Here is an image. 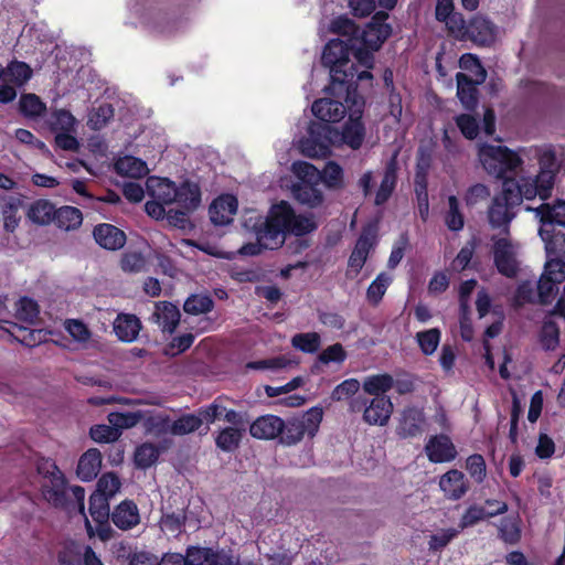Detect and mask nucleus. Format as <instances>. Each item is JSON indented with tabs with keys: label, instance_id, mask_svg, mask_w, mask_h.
<instances>
[{
	"label": "nucleus",
	"instance_id": "1",
	"mask_svg": "<svg viewBox=\"0 0 565 565\" xmlns=\"http://www.w3.org/2000/svg\"><path fill=\"white\" fill-rule=\"evenodd\" d=\"M535 156L540 170L534 178L505 179L502 182V191L492 198L487 211L491 228L509 234L511 222L518 214L516 209L523 200H533L539 196L545 201L551 198L559 172L556 151L552 145H548L537 148Z\"/></svg>",
	"mask_w": 565,
	"mask_h": 565
},
{
	"label": "nucleus",
	"instance_id": "2",
	"mask_svg": "<svg viewBox=\"0 0 565 565\" xmlns=\"http://www.w3.org/2000/svg\"><path fill=\"white\" fill-rule=\"evenodd\" d=\"M359 39H331L323 47L321 64L330 72L329 92L348 103L359 102V83L372 86L373 51L358 46Z\"/></svg>",
	"mask_w": 565,
	"mask_h": 565
},
{
	"label": "nucleus",
	"instance_id": "3",
	"mask_svg": "<svg viewBox=\"0 0 565 565\" xmlns=\"http://www.w3.org/2000/svg\"><path fill=\"white\" fill-rule=\"evenodd\" d=\"M479 160L488 174L497 178L509 179L508 172H515L522 164L521 157L505 146L482 143L478 150Z\"/></svg>",
	"mask_w": 565,
	"mask_h": 565
},
{
	"label": "nucleus",
	"instance_id": "4",
	"mask_svg": "<svg viewBox=\"0 0 565 565\" xmlns=\"http://www.w3.org/2000/svg\"><path fill=\"white\" fill-rule=\"evenodd\" d=\"M287 215L282 212L281 202L274 204L266 217L259 216L252 225V231L259 242L268 249L280 248L286 239Z\"/></svg>",
	"mask_w": 565,
	"mask_h": 565
},
{
	"label": "nucleus",
	"instance_id": "5",
	"mask_svg": "<svg viewBox=\"0 0 565 565\" xmlns=\"http://www.w3.org/2000/svg\"><path fill=\"white\" fill-rule=\"evenodd\" d=\"M338 135L339 129L331 125L310 121L307 136L299 141L300 151L311 159L327 158L331 146L337 143Z\"/></svg>",
	"mask_w": 565,
	"mask_h": 565
},
{
	"label": "nucleus",
	"instance_id": "6",
	"mask_svg": "<svg viewBox=\"0 0 565 565\" xmlns=\"http://www.w3.org/2000/svg\"><path fill=\"white\" fill-rule=\"evenodd\" d=\"M324 92L329 95V97L319 98L315 100L311 106L312 114L319 120L318 122L328 125L339 122L344 118L348 110L362 113L364 100L360 94L359 102L353 105L348 103L343 96L339 97L331 94L329 92V85L324 88Z\"/></svg>",
	"mask_w": 565,
	"mask_h": 565
},
{
	"label": "nucleus",
	"instance_id": "7",
	"mask_svg": "<svg viewBox=\"0 0 565 565\" xmlns=\"http://www.w3.org/2000/svg\"><path fill=\"white\" fill-rule=\"evenodd\" d=\"M565 281V262L548 259L537 281V298L542 305L551 303L558 292V285Z\"/></svg>",
	"mask_w": 565,
	"mask_h": 565
},
{
	"label": "nucleus",
	"instance_id": "8",
	"mask_svg": "<svg viewBox=\"0 0 565 565\" xmlns=\"http://www.w3.org/2000/svg\"><path fill=\"white\" fill-rule=\"evenodd\" d=\"M493 263L499 274L507 278L516 277L520 267L512 242L507 237H492Z\"/></svg>",
	"mask_w": 565,
	"mask_h": 565
},
{
	"label": "nucleus",
	"instance_id": "9",
	"mask_svg": "<svg viewBox=\"0 0 565 565\" xmlns=\"http://www.w3.org/2000/svg\"><path fill=\"white\" fill-rule=\"evenodd\" d=\"M486 505H497V509L487 510L484 507L476 503L469 505L459 520L458 530L461 532L486 519L504 514L508 511V504L495 499H487Z\"/></svg>",
	"mask_w": 565,
	"mask_h": 565
},
{
	"label": "nucleus",
	"instance_id": "10",
	"mask_svg": "<svg viewBox=\"0 0 565 565\" xmlns=\"http://www.w3.org/2000/svg\"><path fill=\"white\" fill-rule=\"evenodd\" d=\"M41 493L44 500L54 508L66 509L70 507L67 479L63 472L44 480L41 484Z\"/></svg>",
	"mask_w": 565,
	"mask_h": 565
},
{
	"label": "nucleus",
	"instance_id": "11",
	"mask_svg": "<svg viewBox=\"0 0 565 565\" xmlns=\"http://www.w3.org/2000/svg\"><path fill=\"white\" fill-rule=\"evenodd\" d=\"M425 452L434 463L450 462L458 454L450 437L445 434L431 436L425 445Z\"/></svg>",
	"mask_w": 565,
	"mask_h": 565
},
{
	"label": "nucleus",
	"instance_id": "12",
	"mask_svg": "<svg viewBox=\"0 0 565 565\" xmlns=\"http://www.w3.org/2000/svg\"><path fill=\"white\" fill-rule=\"evenodd\" d=\"M282 212L287 215L286 233L287 235L292 234L295 236H303L312 233L318 228V224L312 214H296L295 210L287 201H280Z\"/></svg>",
	"mask_w": 565,
	"mask_h": 565
},
{
	"label": "nucleus",
	"instance_id": "13",
	"mask_svg": "<svg viewBox=\"0 0 565 565\" xmlns=\"http://www.w3.org/2000/svg\"><path fill=\"white\" fill-rule=\"evenodd\" d=\"M93 237L102 248L107 250H119L127 241L125 232L109 223H100L94 226Z\"/></svg>",
	"mask_w": 565,
	"mask_h": 565
},
{
	"label": "nucleus",
	"instance_id": "14",
	"mask_svg": "<svg viewBox=\"0 0 565 565\" xmlns=\"http://www.w3.org/2000/svg\"><path fill=\"white\" fill-rule=\"evenodd\" d=\"M238 207L237 199L232 194L216 198L209 207L210 220L214 225H227L233 221Z\"/></svg>",
	"mask_w": 565,
	"mask_h": 565
},
{
	"label": "nucleus",
	"instance_id": "15",
	"mask_svg": "<svg viewBox=\"0 0 565 565\" xmlns=\"http://www.w3.org/2000/svg\"><path fill=\"white\" fill-rule=\"evenodd\" d=\"M495 39V25L482 15H473L468 21L467 41L480 46H488Z\"/></svg>",
	"mask_w": 565,
	"mask_h": 565
},
{
	"label": "nucleus",
	"instance_id": "16",
	"mask_svg": "<svg viewBox=\"0 0 565 565\" xmlns=\"http://www.w3.org/2000/svg\"><path fill=\"white\" fill-rule=\"evenodd\" d=\"M285 427V420L279 416L267 414L257 417L249 425V434L256 439L270 440L279 437Z\"/></svg>",
	"mask_w": 565,
	"mask_h": 565
},
{
	"label": "nucleus",
	"instance_id": "17",
	"mask_svg": "<svg viewBox=\"0 0 565 565\" xmlns=\"http://www.w3.org/2000/svg\"><path fill=\"white\" fill-rule=\"evenodd\" d=\"M397 172H398V162L396 159V154H394L387 162L385 163V168L383 171L382 180L379 189L375 192L374 204L381 206L385 204L390 198L392 196L395 188L397 185Z\"/></svg>",
	"mask_w": 565,
	"mask_h": 565
},
{
	"label": "nucleus",
	"instance_id": "18",
	"mask_svg": "<svg viewBox=\"0 0 565 565\" xmlns=\"http://www.w3.org/2000/svg\"><path fill=\"white\" fill-rule=\"evenodd\" d=\"M364 138L365 126L362 121L361 114L356 117L351 115L343 125L342 130H339L337 143H344L352 150H359L363 145Z\"/></svg>",
	"mask_w": 565,
	"mask_h": 565
},
{
	"label": "nucleus",
	"instance_id": "19",
	"mask_svg": "<svg viewBox=\"0 0 565 565\" xmlns=\"http://www.w3.org/2000/svg\"><path fill=\"white\" fill-rule=\"evenodd\" d=\"M439 487L447 499L459 500L468 492L469 482L462 471L450 469L440 477Z\"/></svg>",
	"mask_w": 565,
	"mask_h": 565
},
{
	"label": "nucleus",
	"instance_id": "20",
	"mask_svg": "<svg viewBox=\"0 0 565 565\" xmlns=\"http://www.w3.org/2000/svg\"><path fill=\"white\" fill-rule=\"evenodd\" d=\"M457 97L466 110L473 111L479 103L478 85L480 81H473L469 75L462 72L456 74Z\"/></svg>",
	"mask_w": 565,
	"mask_h": 565
},
{
	"label": "nucleus",
	"instance_id": "21",
	"mask_svg": "<svg viewBox=\"0 0 565 565\" xmlns=\"http://www.w3.org/2000/svg\"><path fill=\"white\" fill-rule=\"evenodd\" d=\"M393 413V403L388 396L373 397L364 409L363 419L370 425L384 426Z\"/></svg>",
	"mask_w": 565,
	"mask_h": 565
},
{
	"label": "nucleus",
	"instance_id": "22",
	"mask_svg": "<svg viewBox=\"0 0 565 565\" xmlns=\"http://www.w3.org/2000/svg\"><path fill=\"white\" fill-rule=\"evenodd\" d=\"M110 519L119 530H131L140 522L139 509L132 500L126 499L115 507L110 514Z\"/></svg>",
	"mask_w": 565,
	"mask_h": 565
},
{
	"label": "nucleus",
	"instance_id": "23",
	"mask_svg": "<svg viewBox=\"0 0 565 565\" xmlns=\"http://www.w3.org/2000/svg\"><path fill=\"white\" fill-rule=\"evenodd\" d=\"M23 204L21 194L3 195L0 198V209L3 221V228L8 233H13L20 224L21 216L19 211Z\"/></svg>",
	"mask_w": 565,
	"mask_h": 565
},
{
	"label": "nucleus",
	"instance_id": "24",
	"mask_svg": "<svg viewBox=\"0 0 565 565\" xmlns=\"http://www.w3.org/2000/svg\"><path fill=\"white\" fill-rule=\"evenodd\" d=\"M533 211L540 217L541 227L554 228L555 225L565 227V200L557 199L552 204L542 203Z\"/></svg>",
	"mask_w": 565,
	"mask_h": 565
},
{
	"label": "nucleus",
	"instance_id": "25",
	"mask_svg": "<svg viewBox=\"0 0 565 565\" xmlns=\"http://www.w3.org/2000/svg\"><path fill=\"white\" fill-rule=\"evenodd\" d=\"M102 468V454L97 448H89L78 459L76 475L84 481L94 480Z\"/></svg>",
	"mask_w": 565,
	"mask_h": 565
},
{
	"label": "nucleus",
	"instance_id": "26",
	"mask_svg": "<svg viewBox=\"0 0 565 565\" xmlns=\"http://www.w3.org/2000/svg\"><path fill=\"white\" fill-rule=\"evenodd\" d=\"M152 317L163 332L172 333L179 324L181 315L175 305L160 301L156 305Z\"/></svg>",
	"mask_w": 565,
	"mask_h": 565
},
{
	"label": "nucleus",
	"instance_id": "27",
	"mask_svg": "<svg viewBox=\"0 0 565 565\" xmlns=\"http://www.w3.org/2000/svg\"><path fill=\"white\" fill-rule=\"evenodd\" d=\"M424 420V415L419 409L415 407L404 409L397 426V435L402 438L418 436L422 433Z\"/></svg>",
	"mask_w": 565,
	"mask_h": 565
},
{
	"label": "nucleus",
	"instance_id": "28",
	"mask_svg": "<svg viewBox=\"0 0 565 565\" xmlns=\"http://www.w3.org/2000/svg\"><path fill=\"white\" fill-rule=\"evenodd\" d=\"M539 234L545 243V250L548 256H555L550 259L565 258V232L555 228L540 227Z\"/></svg>",
	"mask_w": 565,
	"mask_h": 565
},
{
	"label": "nucleus",
	"instance_id": "29",
	"mask_svg": "<svg viewBox=\"0 0 565 565\" xmlns=\"http://www.w3.org/2000/svg\"><path fill=\"white\" fill-rule=\"evenodd\" d=\"M140 329V320L135 315H118L114 322V331L118 339L124 342L136 340Z\"/></svg>",
	"mask_w": 565,
	"mask_h": 565
},
{
	"label": "nucleus",
	"instance_id": "30",
	"mask_svg": "<svg viewBox=\"0 0 565 565\" xmlns=\"http://www.w3.org/2000/svg\"><path fill=\"white\" fill-rule=\"evenodd\" d=\"M174 203L188 212L196 210L201 203V191L199 185L190 181L182 182L177 186Z\"/></svg>",
	"mask_w": 565,
	"mask_h": 565
},
{
	"label": "nucleus",
	"instance_id": "31",
	"mask_svg": "<svg viewBox=\"0 0 565 565\" xmlns=\"http://www.w3.org/2000/svg\"><path fill=\"white\" fill-rule=\"evenodd\" d=\"M320 184L296 183L292 186L295 199L311 209L318 207L323 203L324 196L319 188Z\"/></svg>",
	"mask_w": 565,
	"mask_h": 565
},
{
	"label": "nucleus",
	"instance_id": "32",
	"mask_svg": "<svg viewBox=\"0 0 565 565\" xmlns=\"http://www.w3.org/2000/svg\"><path fill=\"white\" fill-rule=\"evenodd\" d=\"M56 209L45 199L34 201L26 212L29 220L38 225H49L54 222Z\"/></svg>",
	"mask_w": 565,
	"mask_h": 565
},
{
	"label": "nucleus",
	"instance_id": "33",
	"mask_svg": "<svg viewBox=\"0 0 565 565\" xmlns=\"http://www.w3.org/2000/svg\"><path fill=\"white\" fill-rule=\"evenodd\" d=\"M115 170L119 175L139 179L148 173L147 163L136 157L126 156L115 162Z\"/></svg>",
	"mask_w": 565,
	"mask_h": 565
},
{
	"label": "nucleus",
	"instance_id": "34",
	"mask_svg": "<svg viewBox=\"0 0 565 565\" xmlns=\"http://www.w3.org/2000/svg\"><path fill=\"white\" fill-rule=\"evenodd\" d=\"M498 537L507 544H516L521 540V519L519 514L508 515L501 519L498 526Z\"/></svg>",
	"mask_w": 565,
	"mask_h": 565
},
{
	"label": "nucleus",
	"instance_id": "35",
	"mask_svg": "<svg viewBox=\"0 0 565 565\" xmlns=\"http://www.w3.org/2000/svg\"><path fill=\"white\" fill-rule=\"evenodd\" d=\"M245 428L224 427L217 431L215 436V445L218 449L225 452H233L236 450L243 439Z\"/></svg>",
	"mask_w": 565,
	"mask_h": 565
},
{
	"label": "nucleus",
	"instance_id": "36",
	"mask_svg": "<svg viewBox=\"0 0 565 565\" xmlns=\"http://www.w3.org/2000/svg\"><path fill=\"white\" fill-rule=\"evenodd\" d=\"M227 402H230V398L227 396L220 395L211 404L201 406L198 409V414L202 419V425L204 423L206 424L204 434H206L207 430L210 429V424L223 419L225 404H227Z\"/></svg>",
	"mask_w": 565,
	"mask_h": 565
},
{
	"label": "nucleus",
	"instance_id": "37",
	"mask_svg": "<svg viewBox=\"0 0 565 565\" xmlns=\"http://www.w3.org/2000/svg\"><path fill=\"white\" fill-rule=\"evenodd\" d=\"M54 223L61 230L74 231L83 223L82 211L68 205L56 209Z\"/></svg>",
	"mask_w": 565,
	"mask_h": 565
},
{
	"label": "nucleus",
	"instance_id": "38",
	"mask_svg": "<svg viewBox=\"0 0 565 565\" xmlns=\"http://www.w3.org/2000/svg\"><path fill=\"white\" fill-rule=\"evenodd\" d=\"M394 386V379L388 373L375 374L367 376L363 382V390L366 394L377 396H386Z\"/></svg>",
	"mask_w": 565,
	"mask_h": 565
},
{
	"label": "nucleus",
	"instance_id": "39",
	"mask_svg": "<svg viewBox=\"0 0 565 565\" xmlns=\"http://www.w3.org/2000/svg\"><path fill=\"white\" fill-rule=\"evenodd\" d=\"M19 111L26 118H38L46 113V105L38 95L25 93L20 96Z\"/></svg>",
	"mask_w": 565,
	"mask_h": 565
},
{
	"label": "nucleus",
	"instance_id": "40",
	"mask_svg": "<svg viewBox=\"0 0 565 565\" xmlns=\"http://www.w3.org/2000/svg\"><path fill=\"white\" fill-rule=\"evenodd\" d=\"M202 426V419L200 418L198 412L195 414L188 413L182 414L177 419L171 423V435L173 436H184L192 434L200 429Z\"/></svg>",
	"mask_w": 565,
	"mask_h": 565
},
{
	"label": "nucleus",
	"instance_id": "41",
	"mask_svg": "<svg viewBox=\"0 0 565 565\" xmlns=\"http://www.w3.org/2000/svg\"><path fill=\"white\" fill-rule=\"evenodd\" d=\"M161 454V448L152 443H143L138 446L134 454L137 468L148 469L154 465Z\"/></svg>",
	"mask_w": 565,
	"mask_h": 565
},
{
	"label": "nucleus",
	"instance_id": "42",
	"mask_svg": "<svg viewBox=\"0 0 565 565\" xmlns=\"http://www.w3.org/2000/svg\"><path fill=\"white\" fill-rule=\"evenodd\" d=\"M51 131L60 132V131H72L75 126V117L71 114V111L66 109H55L51 111L49 118L46 120Z\"/></svg>",
	"mask_w": 565,
	"mask_h": 565
},
{
	"label": "nucleus",
	"instance_id": "43",
	"mask_svg": "<svg viewBox=\"0 0 565 565\" xmlns=\"http://www.w3.org/2000/svg\"><path fill=\"white\" fill-rule=\"evenodd\" d=\"M392 278L386 273H380L370 284L366 290V299L370 305L377 306L385 295Z\"/></svg>",
	"mask_w": 565,
	"mask_h": 565
},
{
	"label": "nucleus",
	"instance_id": "44",
	"mask_svg": "<svg viewBox=\"0 0 565 565\" xmlns=\"http://www.w3.org/2000/svg\"><path fill=\"white\" fill-rule=\"evenodd\" d=\"M214 301L210 295H191L184 302L183 309L189 315H202L212 311Z\"/></svg>",
	"mask_w": 565,
	"mask_h": 565
},
{
	"label": "nucleus",
	"instance_id": "45",
	"mask_svg": "<svg viewBox=\"0 0 565 565\" xmlns=\"http://www.w3.org/2000/svg\"><path fill=\"white\" fill-rule=\"evenodd\" d=\"M445 224L449 231L459 232L465 226V216L459 207L456 195L448 196V211L445 214Z\"/></svg>",
	"mask_w": 565,
	"mask_h": 565
},
{
	"label": "nucleus",
	"instance_id": "46",
	"mask_svg": "<svg viewBox=\"0 0 565 565\" xmlns=\"http://www.w3.org/2000/svg\"><path fill=\"white\" fill-rule=\"evenodd\" d=\"M440 339L441 331L438 328H431L416 333V341L425 355H431L437 350Z\"/></svg>",
	"mask_w": 565,
	"mask_h": 565
},
{
	"label": "nucleus",
	"instance_id": "47",
	"mask_svg": "<svg viewBox=\"0 0 565 565\" xmlns=\"http://www.w3.org/2000/svg\"><path fill=\"white\" fill-rule=\"evenodd\" d=\"M321 344V338L317 332L296 333L291 338V345L303 353H316Z\"/></svg>",
	"mask_w": 565,
	"mask_h": 565
},
{
	"label": "nucleus",
	"instance_id": "48",
	"mask_svg": "<svg viewBox=\"0 0 565 565\" xmlns=\"http://www.w3.org/2000/svg\"><path fill=\"white\" fill-rule=\"evenodd\" d=\"M321 182L329 189H341L343 186V169L334 161H329L320 171Z\"/></svg>",
	"mask_w": 565,
	"mask_h": 565
},
{
	"label": "nucleus",
	"instance_id": "49",
	"mask_svg": "<svg viewBox=\"0 0 565 565\" xmlns=\"http://www.w3.org/2000/svg\"><path fill=\"white\" fill-rule=\"evenodd\" d=\"M303 426L297 417L289 418L285 422V427L279 435L280 443L287 446L296 445L303 437Z\"/></svg>",
	"mask_w": 565,
	"mask_h": 565
},
{
	"label": "nucleus",
	"instance_id": "50",
	"mask_svg": "<svg viewBox=\"0 0 565 565\" xmlns=\"http://www.w3.org/2000/svg\"><path fill=\"white\" fill-rule=\"evenodd\" d=\"M323 417V411L321 407H311L306 413L302 414V416L297 417L299 423L303 426V433L312 438L322 422Z\"/></svg>",
	"mask_w": 565,
	"mask_h": 565
},
{
	"label": "nucleus",
	"instance_id": "51",
	"mask_svg": "<svg viewBox=\"0 0 565 565\" xmlns=\"http://www.w3.org/2000/svg\"><path fill=\"white\" fill-rule=\"evenodd\" d=\"M89 514L94 521L109 520V499L100 493H92L89 497Z\"/></svg>",
	"mask_w": 565,
	"mask_h": 565
},
{
	"label": "nucleus",
	"instance_id": "52",
	"mask_svg": "<svg viewBox=\"0 0 565 565\" xmlns=\"http://www.w3.org/2000/svg\"><path fill=\"white\" fill-rule=\"evenodd\" d=\"M294 172L299 179L298 183L320 184V171L311 163L306 161H296L292 164Z\"/></svg>",
	"mask_w": 565,
	"mask_h": 565
},
{
	"label": "nucleus",
	"instance_id": "53",
	"mask_svg": "<svg viewBox=\"0 0 565 565\" xmlns=\"http://www.w3.org/2000/svg\"><path fill=\"white\" fill-rule=\"evenodd\" d=\"M40 315L38 302L30 297H22L17 305V317L30 324H33Z\"/></svg>",
	"mask_w": 565,
	"mask_h": 565
},
{
	"label": "nucleus",
	"instance_id": "54",
	"mask_svg": "<svg viewBox=\"0 0 565 565\" xmlns=\"http://www.w3.org/2000/svg\"><path fill=\"white\" fill-rule=\"evenodd\" d=\"M540 342L546 351L556 349L559 343V329L554 321H544L540 332Z\"/></svg>",
	"mask_w": 565,
	"mask_h": 565
},
{
	"label": "nucleus",
	"instance_id": "55",
	"mask_svg": "<svg viewBox=\"0 0 565 565\" xmlns=\"http://www.w3.org/2000/svg\"><path fill=\"white\" fill-rule=\"evenodd\" d=\"M4 323H9V321H4ZM11 324V322H10ZM13 331H9L10 334L20 342L21 344L33 348L41 342L40 333L41 331L29 329L22 326H18L17 323H12Z\"/></svg>",
	"mask_w": 565,
	"mask_h": 565
},
{
	"label": "nucleus",
	"instance_id": "56",
	"mask_svg": "<svg viewBox=\"0 0 565 565\" xmlns=\"http://www.w3.org/2000/svg\"><path fill=\"white\" fill-rule=\"evenodd\" d=\"M443 22L446 24L447 31L452 38L459 41H467L468 22L465 20L462 13L456 12Z\"/></svg>",
	"mask_w": 565,
	"mask_h": 565
},
{
	"label": "nucleus",
	"instance_id": "57",
	"mask_svg": "<svg viewBox=\"0 0 565 565\" xmlns=\"http://www.w3.org/2000/svg\"><path fill=\"white\" fill-rule=\"evenodd\" d=\"M151 194L157 200L164 204H171L175 201L177 185L173 181L164 178L160 179L154 189L151 190Z\"/></svg>",
	"mask_w": 565,
	"mask_h": 565
},
{
	"label": "nucleus",
	"instance_id": "58",
	"mask_svg": "<svg viewBox=\"0 0 565 565\" xmlns=\"http://www.w3.org/2000/svg\"><path fill=\"white\" fill-rule=\"evenodd\" d=\"M216 552L209 547L190 546L186 550L185 558L188 565H211Z\"/></svg>",
	"mask_w": 565,
	"mask_h": 565
},
{
	"label": "nucleus",
	"instance_id": "59",
	"mask_svg": "<svg viewBox=\"0 0 565 565\" xmlns=\"http://www.w3.org/2000/svg\"><path fill=\"white\" fill-rule=\"evenodd\" d=\"M466 469L470 477L477 482L481 483L487 476V465L482 455H470L466 460Z\"/></svg>",
	"mask_w": 565,
	"mask_h": 565
},
{
	"label": "nucleus",
	"instance_id": "60",
	"mask_svg": "<svg viewBox=\"0 0 565 565\" xmlns=\"http://www.w3.org/2000/svg\"><path fill=\"white\" fill-rule=\"evenodd\" d=\"M120 486L121 483L118 476L114 472H107L99 478L97 489L94 493H100L110 499L119 491Z\"/></svg>",
	"mask_w": 565,
	"mask_h": 565
},
{
	"label": "nucleus",
	"instance_id": "61",
	"mask_svg": "<svg viewBox=\"0 0 565 565\" xmlns=\"http://www.w3.org/2000/svg\"><path fill=\"white\" fill-rule=\"evenodd\" d=\"M185 522L186 514L184 511L166 513L160 521L162 529L173 534L181 533Z\"/></svg>",
	"mask_w": 565,
	"mask_h": 565
},
{
	"label": "nucleus",
	"instance_id": "62",
	"mask_svg": "<svg viewBox=\"0 0 565 565\" xmlns=\"http://www.w3.org/2000/svg\"><path fill=\"white\" fill-rule=\"evenodd\" d=\"M359 388L360 382L356 379L344 380L333 388L331 399L340 402L351 398L358 393Z\"/></svg>",
	"mask_w": 565,
	"mask_h": 565
},
{
	"label": "nucleus",
	"instance_id": "63",
	"mask_svg": "<svg viewBox=\"0 0 565 565\" xmlns=\"http://www.w3.org/2000/svg\"><path fill=\"white\" fill-rule=\"evenodd\" d=\"M455 121L465 138L469 140H473L475 138H477L479 134V124L472 115H458L455 118Z\"/></svg>",
	"mask_w": 565,
	"mask_h": 565
},
{
	"label": "nucleus",
	"instance_id": "64",
	"mask_svg": "<svg viewBox=\"0 0 565 565\" xmlns=\"http://www.w3.org/2000/svg\"><path fill=\"white\" fill-rule=\"evenodd\" d=\"M347 351L341 343H334L327 347L318 356V361L322 364L338 363L342 364L347 360Z\"/></svg>",
	"mask_w": 565,
	"mask_h": 565
}]
</instances>
